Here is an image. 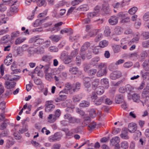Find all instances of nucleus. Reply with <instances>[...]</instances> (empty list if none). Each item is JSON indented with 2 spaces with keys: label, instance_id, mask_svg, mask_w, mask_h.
Listing matches in <instances>:
<instances>
[{
  "label": "nucleus",
  "instance_id": "obj_1",
  "mask_svg": "<svg viewBox=\"0 0 149 149\" xmlns=\"http://www.w3.org/2000/svg\"><path fill=\"white\" fill-rule=\"evenodd\" d=\"M52 101H47L45 102V111L46 112H50L53 111L55 108V106L53 104Z\"/></svg>",
  "mask_w": 149,
  "mask_h": 149
},
{
  "label": "nucleus",
  "instance_id": "obj_2",
  "mask_svg": "<svg viewBox=\"0 0 149 149\" xmlns=\"http://www.w3.org/2000/svg\"><path fill=\"white\" fill-rule=\"evenodd\" d=\"M61 93L67 94V91L66 89H63L59 93V96L55 100V101L56 102H58L64 100L66 99L67 96L66 95H62Z\"/></svg>",
  "mask_w": 149,
  "mask_h": 149
},
{
  "label": "nucleus",
  "instance_id": "obj_3",
  "mask_svg": "<svg viewBox=\"0 0 149 149\" xmlns=\"http://www.w3.org/2000/svg\"><path fill=\"white\" fill-rule=\"evenodd\" d=\"M147 94H141V102L142 103L143 106L145 105L149 107V95H147Z\"/></svg>",
  "mask_w": 149,
  "mask_h": 149
},
{
  "label": "nucleus",
  "instance_id": "obj_4",
  "mask_svg": "<svg viewBox=\"0 0 149 149\" xmlns=\"http://www.w3.org/2000/svg\"><path fill=\"white\" fill-rule=\"evenodd\" d=\"M129 147L128 143L126 141H124L120 143V145L116 144L114 148V149H127Z\"/></svg>",
  "mask_w": 149,
  "mask_h": 149
},
{
  "label": "nucleus",
  "instance_id": "obj_5",
  "mask_svg": "<svg viewBox=\"0 0 149 149\" xmlns=\"http://www.w3.org/2000/svg\"><path fill=\"white\" fill-rule=\"evenodd\" d=\"M61 137V136L59 133L56 132L54 135L50 136L49 140L51 142L59 140Z\"/></svg>",
  "mask_w": 149,
  "mask_h": 149
},
{
  "label": "nucleus",
  "instance_id": "obj_6",
  "mask_svg": "<svg viewBox=\"0 0 149 149\" xmlns=\"http://www.w3.org/2000/svg\"><path fill=\"white\" fill-rule=\"evenodd\" d=\"M121 74V73L120 71H116L110 74V77L112 79H116L120 77Z\"/></svg>",
  "mask_w": 149,
  "mask_h": 149
},
{
  "label": "nucleus",
  "instance_id": "obj_7",
  "mask_svg": "<svg viewBox=\"0 0 149 149\" xmlns=\"http://www.w3.org/2000/svg\"><path fill=\"white\" fill-rule=\"evenodd\" d=\"M105 99V96L103 95L94 101V104L97 106L100 105L102 103L104 102Z\"/></svg>",
  "mask_w": 149,
  "mask_h": 149
},
{
  "label": "nucleus",
  "instance_id": "obj_8",
  "mask_svg": "<svg viewBox=\"0 0 149 149\" xmlns=\"http://www.w3.org/2000/svg\"><path fill=\"white\" fill-rule=\"evenodd\" d=\"M81 84L79 82H77L75 84H73L72 86V92L71 93L78 91L80 88Z\"/></svg>",
  "mask_w": 149,
  "mask_h": 149
},
{
  "label": "nucleus",
  "instance_id": "obj_9",
  "mask_svg": "<svg viewBox=\"0 0 149 149\" xmlns=\"http://www.w3.org/2000/svg\"><path fill=\"white\" fill-rule=\"evenodd\" d=\"M102 10L106 14L109 13L110 12L109 4L108 3H104L102 5Z\"/></svg>",
  "mask_w": 149,
  "mask_h": 149
},
{
  "label": "nucleus",
  "instance_id": "obj_10",
  "mask_svg": "<svg viewBox=\"0 0 149 149\" xmlns=\"http://www.w3.org/2000/svg\"><path fill=\"white\" fill-rule=\"evenodd\" d=\"M128 132L127 128H124L123 129L122 131L120 136L123 139H128L129 138V137L128 135Z\"/></svg>",
  "mask_w": 149,
  "mask_h": 149
},
{
  "label": "nucleus",
  "instance_id": "obj_11",
  "mask_svg": "<svg viewBox=\"0 0 149 149\" xmlns=\"http://www.w3.org/2000/svg\"><path fill=\"white\" fill-rule=\"evenodd\" d=\"M137 130V127L135 123H130L128 126V130L131 133L134 132Z\"/></svg>",
  "mask_w": 149,
  "mask_h": 149
},
{
  "label": "nucleus",
  "instance_id": "obj_12",
  "mask_svg": "<svg viewBox=\"0 0 149 149\" xmlns=\"http://www.w3.org/2000/svg\"><path fill=\"white\" fill-rule=\"evenodd\" d=\"M53 58L52 56L48 55H43L41 58V60L47 63H49Z\"/></svg>",
  "mask_w": 149,
  "mask_h": 149
},
{
  "label": "nucleus",
  "instance_id": "obj_13",
  "mask_svg": "<svg viewBox=\"0 0 149 149\" xmlns=\"http://www.w3.org/2000/svg\"><path fill=\"white\" fill-rule=\"evenodd\" d=\"M91 79L89 77H86L84 79V84L86 88L90 87L91 84Z\"/></svg>",
  "mask_w": 149,
  "mask_h": 149
},
{
  "label": "nucleus",
  "instance_id": "obj_14",
  "mask_svg": "<svg viewBox=\"0 0 149 149\" xmlns=\"http://www.w3.org/2000/svg\"><path fill=\"white\" fill-rule=\"evenodd\" d=\"M109 22L111 25H115L118 23V17L115 16H112L109 19Z\"/></svg>",
  "mask_w": 149,
  "mask_h": 149
},
{
  "label": "nucleus",
  "instance_id": "obj_15",
  "mask_svg": "<svg viewBox=\"0 0 149 149\" xmlns=\"http://www.w3.org/2000/svg\"><path fill=\"white\" fill-rule=\"evenodd\" d=\"M62 130L65 132L67 138H70L73 136V133L70 131L68 128H63Z\"/></svg>",
  "mask_w": 149,
  "mask_h": 149
},
{
  "label": "nucleus",
  "instance_id": "obj_16",
  "mask_svg": "<svg viewBox=\"0 0 149 149\" xmlns=\"http://www.w3.org/2000/svg\"><path fill=\"white\" fill-rule=\"evenodd\" d=\"M16 84L15 82H10L7 81H6L5 83V87L8 89H11L14 88Z\"/></svg>",
  "mask_w": 149,
  "mask_h": 149
},
{
  "label": "nucleus",
  "instance_id": "obj_17",
  "mask_svg": "<svg viewBox=\"0 0 149 149\" xmlns=\"http://www.w3.org/2000/svg\"><path fill=\"white\" fill-rule=\"evenodd\" d=\"M107 73L106 69L99 70L97 73V76L100 77L106 75Z\"/></svg>",
  "mask_w": 149,
  "mask_h": 149
},
{
  "label": "nucleus",
  "instance_id": "obj_18",
  "mask_svg": "<svg viewBox=\"0 0 149 149\" xmlns=\"http://www.w3.org/2000/svg\"><path fill=\"white\" fill-rule=\"evenodd\" d=\"M101 83L103 85L106 89L108 88L109 86V82L108 79L107 78H104L101 80Z\"/></svg>",
  "mask_w": 149,
  "mask_h": 149
},
{
  "label": "nucleus",
  "instance_id": "obj_19",
  "mask_svg": "<svg viewBox=\"0 0 149 149\" xmlns=\"http://www.w3.org/2000/svg\"><path fill=\"white\" fill-rule=\"evenodd\" d=\"M13 59L12 56L8 55L6 57L4 61V63L6 65L8 66L11 64Z\"/></svg>",
  "mask_w": 149,
  "mask_h": 149
},
{
  "label": "nucleus",
  "instance_id": "obj_20",
  "mask_svg": "<svg viewBox=\"0 0 149 149\" xmlns=\"http://www.w3.org/2000/svg\"><path fill=\"white\" fill-rule=\"evenodd\" d=\"M89 9V7L86 4L81 5L77 8V10L81 11H86L88 10Z\"/></svg>",
  "mask_w": 149,
  "mask_h": 149
},
{
  "label": "nucleus",
  "instance_id": "obj_21",
  "mask_svg": "<svg viewBox=\"0 0 149 149\" xmlns=\"http://www.w3.org/2000/svg\"><path fill=\"white\" fill-rule=\"evenodd\" d=\"M123 96L121 95H117L115 97V102L116 103L119 104L123 101Z\"/></svg>",
  "mask_w": 149,
  "mask_h": 149
},
{
  "label": "nucleus",
  "instance_id": "obj_22",
  "mask_svg": "<svg viewBox=\"0 0 149 149\" xmlns=\"http://www.w3.org/2000/svg\"><path fill=\"white\" fill-rule=\"evenodd\" d=\"M35 3L37 4L39 6H43L45 7L47 5L46 0H36Z\"/></svg>",
  "mask_w": 149,
  "mask_h": 149
},
{
  "label": "nucleus",
  "instance_id": "obj_23",
  "mask_svg": "<svg viewBox=\"0 0 149 149\" xmlns=\"http://www.w3.org/2000/svg\"><path fill=\"white\" fill-rule=\"evenodd\" d=\"M9 35H7L1 38L0 41L1 43H5L7 42L10 40Z\"/></svg>",
  "mask_w": 149,
  "mask_h": 149
},
{
  "label": "nucleus",
  "instance_id": "obj_24",
  "mask_svg": "<svg viewBox=\"0 0 149 149\" xmlns=\"http://www.w3.org/2000/svg\"><path fill=\"white\" fill-rule=\"evenodd\" d=\"M132 99L133 101L135 102L139 103L140 101L141 102L140 100V96L139 94L135 93L132 96Z\"/></svg>",
  "mask_w": 149,
  "mask_h": 149
},
{
  "label": "nucleus",
  "instance_id": "obj_25",
  "mask_svg": "<svg viewBox=\"0 0 149 149\" xmlns=\"http://www.w3.org/2000/svg\"><path fill=\"white\" fill-rule=\"evenodd\" d=\"M49 38L52 41L57 42L60 39L59 36L56 35H52L49 37Z\"/></svg>",
  "mask_w": 149,
  "mask_h": 149
},
{
  "label": "nucleus",
  "instance_id": "obj_26",
  "mask_svg": "<svg viewBox=\"0 0 149 149\" xmlns=\"http://www.w3.org/2000/svg\"><path fill=\"white\" fill-rule=\"evenodd\" d=\"M80 55L81 56V58L83 60L85 59L86 57H87L88 59H90L91 57V53H88L86 55V54L84 53V52L81 51Z\"/></svg>",
  "mask_w": 149,
  "mask_h": 149
},
{
  "label": "nucleus",
  "instance_id": "obj_27",
  "mask_svg": "<svg viewBox=\"0 0 149 149\" xmlns=\"http://www.w3.org/2000/svg\"><path fill=\"white\" fill-rule=\"evenodd\" d=\"M90 44L89 42H86L83 45L81 49V52H84L90 46Z\"/></svg>",
  "mask_w": 149,
  "mask_h": 149
},
{
  "label": "nucleus",
  "instance_id": "obj_28",
  "mask_svg": "<svg viewBox=\"0 0 149 149\" xmlns=\"http://www.w3.org/2000/svg\"><path fill=\"white\" fill-rule=\"evenodd\" d=\"M104 92V87L102 86H100L96 89V92L97 95H102Z\"/></svg>",
  "mask_w": 149,
  "mask_h": 149
},
{
  "label": "nucleus",
  "instance_id": "obj_29",
  "mask_svg": "<svg viewBox=\"0 0 149 149\" xmlns=\"http://www.w3.org/2000/svg\"><path fill=\"white\" fill-rule=\"evenodd\" d=\"M60 33L62 34L69 33L70 35H71L73 32L71 28H65L61 30V31Z\"/></svg>",
  "mask_w": 149,
  "mask_h": 149
},
{
  "label": "nucleus",
  "instance_id": "obj_30",
  "mask_svg": "<svg viewBox=\"0 0 149 149\" xmlns=\"http://www.w3.org/2000/svg\"><path fill=\"white\" fill-rule=\"evenodd\" d=\"M35 52L38 54H43L45 52L44 48L43 47H38L35 50Z\"/></svg>",
  "mask_w": 149,
  "mask_h": 149
},
{
  "label": "nucleus",
  "instance_id": "obj_31",
  "mask_svg": "<svg viewBox=\"0 0 149 149\" xmlns=\"http://www.w3.org/2000/svg\"><path fill=\"white\" fill-rule=\"evenodd\" d=\"M108 42L106 40H103L100 41L99 43V46L100 47L103 48L107 47L108 45Z\"/></svg>",
  "mask_w": 149,
  "mask_h": 149
},
{
  "label": "nucleus",
  "instance_id": "obj_32",
  "mask_svg": "<svg viewBox=\"0 0 149 149\" xmlns=\"http://www.w3.org/2000/svg\"><path fill=\"white\" fill-rule=\"evenodd\" d=\"M112 47L114 53H117L120 51L121 47L118 45H114Z\"/></svg>",
  "mask_w": 149,
  "mask_h": 149
},
{
  "label": "nucleus",
  "instance_id": "obj_33",
  "mask_svg": "<svg viewBox=\"0 0 149 149\" xmlns=\"http://www.w3.org/2000/svg\"><path fill=\"white\" fill-rule=\"evenodd\" d=\"M90 104L89 102L86 101H83L80 104L79 106L83 108L88 107Z\"/></svg>",
  "mask_w": 149,
  "mask_h": 149
},
{
  "label": "nucleus",
  "instance_id": "obj_34",
  "mask_svg": "<svg viewBox=\"0 0 149 149\" xmlns=\"http://www.w3.org/2000/svg\"><path fill=\"white\" fill-rule=\"evenodd\" d=\"M84 119L82 123V124L84 125V126L87 125L89 124L91 121V119L89 116H86L84 118Z\"/></svg>",
  "mask_w": 149,
  "mask_h": 149
},
{
  "label": "nucleus",
  "instance_id": "obj_35",
  "mask_svg": "<svg viewBox=\"0 0 149 149\" xmlns=\"http://www.w3.org/2000/svg\"><path fill=\"white\" fill-rule=\"evenodd\" d=\"M100 82V80L99 79H95L92 82V88L93 89L95 90L96 88L99 85Z\"/></svg>",
  "mask_w": 149,
  "mask_h": 149
},
{
  "label": "nucleus",
  "instance_id": "obj_36",
  "mask_svg": "<svg viewBox=\"0 0 149 149\" xmlns=\"http://www.w3.org/2000/svg\"><path fill=\"white\" fill-rule=\"evenodd\" d=\"M17 2V1H12L11 4H12V7L10 8V10L12 12H17V8L16 6H13Z\"/></svg>",
  "mask_w": 149,
  "mask_h": 149
},
{
  "label": "nucleus",
  "instance_id": "obj_37",
  "mask_svg": "<svg viewBox=\"0 0 149 149\" xmlns=\"http://www.w3.org/2000/svg\"><path fill=\"white\" fill-rule=\"evenodd\" d=\"M38 36H37L36 40L35 43H34V46H38L40 44H42L44 41V39L38 38Z\"/></svg>",
  "mask_w": 149,
  "mask_h": 149
},
{
  "label": "nucleus",
  "instance_id": "obj_38",
  "mask_svg": "<svg viewBox=\"0 0 149 149\" xmlns=\"http://www.w3.org/2000/svg\"><path fill=\"white\" fill-rule=\"evenodd\" d=\"M82 97L80 95H74L72 98V100L74 102H79L81 99Z\"/></svg>",
  "mask_w": 149,
  "mask_h": 149
},
{
  "label": "nucleus",
  "instance_id": "obj_39",
  "mask_svg": "<svg viewBox=\"0 0 149 149\" xmlns=\"http://www.w3.org/2000/svg\"><path fill=\"white\" fill-rule=\"evenodd\" d=\"M123 29L119 26H117L114 29L115 33L117 35H119L121 34L123 32Z\"/></svg>",
  "mask_w": 149,
  "mask_h": 149
},
{
  "label": "nucleus",
  "instance_id": "obj_40",
  "mask_svg": "<svg viewBox=\"0 0 149 149\" xmlns=\"http://www.w3.org/2000/svg\"><path fill=\"white\" fill-rule=\"evenodd\" d=\"M139 38L138 36H136L133 38L129 42V44L132 45L134 43H137L139 41Z\"/></svg>",
  "mask_w": 149,
  "mask_h": 149
},
{
  "label": "nucleus",
  "instance_id": "obj_41",
  "mask_svg": "<svg viewBox=\"0 0 149 149\" xmlns=\"http://www.w3.org/2000/svg\"><path fill=\"white\" fill-rule=\"evenodd\" d=\"M98 14L95 13V11L90 12L87 14V17L90 19H92L94 17L98 16Z\"/></svg>",
  "mask_w": 149,
  "mask_h": 149
},
{
  "label": "nucleus",
  "instance_id": "obj_42",
  "mask_svg": "<svg viewBox=\"0 0 149 149\" xmlns=\"http://www.w3.org/2000/svg\"><path fill=\"white\" fill-rule=\"evenodd\" d=\"M143 94H148L149 93V83H147L145 87L142 92Z\"/></svg>",
  "mask_w": 149,
  "mask_h": 149
},
{
  "label": "nucleus",
  "instance_id": "obj_43",
  "mask_svg": "<svg viewBox=\"0 0 149 149\" xmlns=\"http://www.w3.org/2000/svg\"><path fill=\"white\" fill-rule=\"evenodd\" d=\"M77 67H74L70 68L69 70V72L72 74H76L78 72V70Z\"/></svg>",
  "mask_w": 149,
  "mask_h": 149
},
{
  "label": "nucleus",
  "instance_id": "obj_44",
  "mask_svg": "<svg viewBox=\"0 0 149 149\" xmlns=\"http://www.w3.org/2000/svg\"><path fill=\"white\" fill-rule=\"evenodd\" d=\"M97 73V70L95 69H92L89 70L87 73L90 76H93L95 75Z\"/></svg>",
  "mask_w": 149,
  "mask_h": 149
},
{
  "label": "nucleus",
  "instance_id": "obj_45",
  "mask_svg": "<svg viewBox=\"0 0 149 149\" xmlns=\"http://www.w3.org/2000/svg\"><path fill=\"white\" fill-rule=\"evenodd\" d=\"M126 92L130 94L133 91L134 89L133 87L130 84H127L125 86Z\"/></svg>",
  "mask_w": 149,
  "mask_h": 149
},
{
  "label": "nucleus",
  "instance_id": "obj_46",
  "mask_svg": "<svg viewBox=\"0 0 149 149\" xmlns=\"http://www.w3.org/2000/svg\"><path fill=\"white\" fill-rule=\"evenodd\" d=\"M70 123H78L80 122V119L74 117H71L69 121Z\"/></svg>",
  "mask_w": 149,
  "mask_h": 149
},
{
  "label": "nucleus",
  "instance_id": "obj_47",
  "mask_svg": "<svg viewBox=\"0 0 149 149\" xmlns=\"http://www.w3.org/2000/svg\"><path fill=\"white\" fill-rule=\"evenodd\" d=\"M123 2H122V3H120L119 2L116 3L115 4L112 5V6L114 8L117 9L118 10L120 8H122L123 7Z\"/></svg>",
  "mask_w": 149,
  "mask_h": 149
},
{
  "label": "nucleus",
  "instance_id": "obj_48",
  "mask_svg": "<svg viewBox=\"0 0 149 149\" xmlns=\"http://www.w3.org/2000/svg\"><path fill=\"white\" fill-rule=\"evenodd\" d=\"M65 88L64 89H66L67 91V93H68V91H70V92H72V86H71L70 84L69 83H67L65 84Z\"/></svg>",
  "mask_w": 149,
  "mask_h": 149
},
{
  "label": "nucleus",
  "instance_id": "obj_49",
  "mask_svg": "<svg viewBox=\"0 0 149 149\" xmlns=\"http://www.w3.org/2000/svg\"><path fill=\"white\" fill-rule=\"evenodd\" d=\"M111 33V31L110 28L108 26H106L104 31V35L107 36H109Z\"/></svg>",
  "mask_w": 149,
  "mask_h": 149
},
{
  "label": "nucleus",
  "instance_id": "obj_50",
  "mask_svg": "<svg viewBox=\"0 0 149 149\" xmlns=\"http://www.w3.org/2000/svg\"><path fill=\"white\" fill-rule=\"evenodd\" d=\"M96 126V123L94 122L93 121L90 123L88 126V129L89 130H91L95 128Z\"/></svg>",
  "mask_w": 149,
  "mask_h": 149
},
{
  "label": "nucleus",
  "instance_id": "obj_51",
  "mask_svg": "<svg viewBox=\"0 0 149 149\" xmlns=\"http://www.w3.org/2000/svg\"><path fill=\"white\" fill-rule=\"evenodd\" d=\"M51 41L49 40H47L43 42L42 47L45 48H47L50 46Z\"/></svg>",
  "mask_w": 149,
  "mask_h": 149
},
{
  "label": "nucleus",
  "instance_id": "obj_52",
  "mask_svg": "<svg viewBox=\"0 0 149 149\" xmlns=\"http://www.w3.org/2000/svg\"><path fill=\"white\" fill-rule=\"evenodd\" d=\"M46 74L45 76L46 79L49 81H51L53 78L54 75L52 74V73H47V74Z\"/></svg>",
  "mask_w": 149,
  "mask_h": 149
},
{
  "label": "nucleus",
  "instance_id": "obj_53",
  "mask_svg": "<svg viewBox=\"0 0 149 149\" xmlns=\"http://www.w3.org/2000/svg\"><path fill=\"white\" fill-rule=\"evenodd\" d=\"M140 73L142 77L144 79L146 78L147 76H149V72H145L144 70H141Z\"/></svg>",
  "mask_w": 149,
  "mask_h": 149
},
{
  "label": "nucleus",
  "instance_id": "obj_54",
  "mask_svg": "<svg viewBox=\"0 0 149 149\" xmlns=\"http://www.w3.org/2000/svg\"><path fill=\"white\" fill-rule=\"evenodd\" d=\"M138 10L137 8L136 7H134L130 9L129 10V13L131 15L135 14Z\"/></svg>",
  "mask_w": 149,
  "mask_h": 149
},
{
  "label": "nucleus",
  "instance_id": "obj_55",
  "mask_svg": "<svg viewBox=\"0 0 149 149\" xmlns=\"http://www.w3.org/2000/svg\"><path fill=\"white\" fill-rule=\"evenodd\" d=\"M90 116L92 118H94L96 116V111L95 109H91L89 111Z\"/></svg>",
  "mask_w": 149,
  "mask_h": 149
},
{
  "label": "nucleus",
  "instance_id": "obj_56",
  "mask_svg": "<svg viewBox=\"0 0 149 149\" xmlns=\"http://www.w3.org/2000/svg\"><path fill=\"white\" fill-rule=\"evenodd\" d=\"M13 135L15 139L19 140L22 138L19 132H15L14 133Z\"/></svg>",
  "mask_w": 149,
  "mask_h": 149
},
{
  "label": "nucleus",
  "instance_id": "obj_57",
  "mask_svg": "<svg viewBox=\"0 0 149 149\" xmlns=\"http://www.w3.org/2000/svg\"><path fill=\"white\" fill-rule=\"evenodd\" d=\"M19 35V33L18 31L14 32L12 33L11 35V39H13L14 38L18 36Z\"/></svg>",
  "mask_w": 149,
  "mask_h": 149
},
{
  "label": "nucleus",
  "instance_id": "obj_58",
  "mask_svg": "<svg viewBox=\"0 0 149 149\" xmlns=\"http://www.w3.org/2000/svg\"><path fill=\"white\" fill-rule=\"evenodd\" d=\"M79 38V36H70L69 37L70 40L71 41H77Z\"/></svg>",
  "mask_w": 149,
  "mask_h": 149
},
{
  "label": "nucleus",
  "instance_id": "obj_59",
  "mask_svg": "<svg viewBox=\"0 0 149 149\" xmlns=\"http://www.w3.org/2000/svg\"><path fill=\"white\" fill-rule=\"evenodd\" d=\"M25 39H21L19 38H17L15 42V44L16 45H19L23 42Z\"/></svg>",
  "mask_w": 149,
  "mask_h": 149
},
{
  "label": "nucleus",
  "instance_id": "obj_60",
  "mask_svg": "<svg viewBox=\"0 0 149 149\" xmlns=\"http://www.w3.org/2000/svg\"><path fill=\"white\" fill-rule=\"evenodd\" d=\"M143 19L145 21H148L149 20V11L147 12L144 14L143 16Z\"/></svg>",
  "mask_w": 149,
  "mask_h": 149
},
{
  "label": "nucleus",
  "instance_id": "obj_61",
  "mask_svg": "<svg viewBox=\"0 0 149 149\" xmlns=\"http://www.w3.org/2000/svg\"><path fill=\"white\" fill-rule=\"evenodd\" d=\"M140 57L142 59H144L148 56L147 52L146 51H143L140 54Z\"/></svg>",
  "mask_w": 149,
  "mask_h": 149
},
{
  "label": "nucleus",
  "instance_id": "obj_62",
  "mask_svg": "<svg viewBox=\"0 0 149 149\" xmlns=\"http://www.w3.org/2000/svg\"><path fill=\"white\" fill-rule=\"evenodd\" d=\"M7 126V125L4 121L3 122L0 124V130H3L6 129Z\"/></svg>",
  "mask_w": 149,
  "mask_h": 149
},
{
  "label": "nucleus",
  "instance_id": "obj_63",
  "mask_svg": "<svg viewBox=\"0 0 149 149\" xmlns=\"http://www.w3.org/2000/svg\"><path fill=\"white\" fill-rule=\"evenodd\" d=\"M76 112L82 116V117H83L84 118L86 117V115L85 114L84 111L83 110H80L78 109L76 110Z\"/></svg>",
  "mask_w": 149,
  "mask_h": 149
},
{
  "label": "nucleus",
  "instance_id": "obj_64",
  "mask_svg": "<svg viewBox=\"0 0 149 149\" xmlns=\"http://www.w3.org/2000/svg\"><path fill=\"white\" fill-rule=\"evenodd\" d=\"M100 60L99 57H96L93 59L91 61V63L92 65H94Z\"/></svg>",
  "mask_w": 149,
  "mask_h": 149
}]
</instances>
